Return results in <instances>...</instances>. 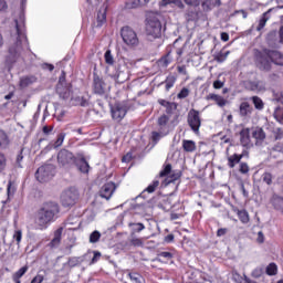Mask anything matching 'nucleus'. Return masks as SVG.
<instances>
[{"label": "nucleus", "mask_w": 283, "mask_h": 283, "mask_svg": "<svg viewBox=\"0 0 283 283\" xmlns=\"http://www.w3.org/2000/svg\"><path fill=\"white\" fill-rule=\"evenodd\" d=\"M25 3H28V0H21L19 17L14 19L18 38L14 44L9 48L6 59L8 65L17 63L23 50H30V42H28V35H25Z\"/></svg>", "instance_id": "1"}, {"label": "nucleus", "mask_w": 283, "mask_h": 283, "mask_svg": "<svg viewBox=\"0 0 283 283\" xmlns=\"http://www.w3.org/2000/svg\"><path fill=\"white\" fill-rule=\"evenodd\" d=\"M61 209L59 208V203L56 202H45L42 207L36 211L34 218V227L38 231H43L48 228L51 222H54L56 218H59V213Z\"/></svg>", "instance_id": "2"}, {"label": "nucleus", "mask_w": 283, "mask_h": 283, "mask_svg": "<svg viewBox=\"0 0 283 283\" xmlns=\"http://www.w3.org/2000/svg\"><path fill=\"white\" fill-rule=\"evenodd\" d=\"M254 61L259 70L269 72L271 70V62L274 65H283V54L275 50H264L263 52L254 50Z\"/></svg>", "instance_id": "3"}, {"label": "nucleus", "mask_w": 283, "mask_h": 283, "mask_svg": "<svg viewBox=\"0 0 283 283\" xmlns=\"http://www.w3.org/2000/svg\"><path fill=\"white\" fill-rule=\"evenodd\" d=\"M111 78L115 83H125V81H128L129 78V71L127 69V63H125V60H118L115 64V70L108 74Z\"/></svg>", "instance_id": "4"}, {"label": "nucleus", "mask_w": 283, "mask_h": 283, "mask_svg": "<svg viewBox=\"0 0 283 283\" xmlns=\"http://www.w3.org/2000/svg\"><path fill=\"white\" fill-rule=\"evenodd\" d=\"M120 36L125 45H128V48H138V45H140L138 33H136V31L129 25L120 29Z\"/></svg>", "instance_id": "5"}, {"label": "nucleus", "mask_w": 283, "mask_h": 283, "mask_svg": "<svg viewBox=\"0 0 283 283\" xmlns=\"http://www.w3.org/2000/svg\"><path fill=\"white\" fill-rule=\"evenodd\" d=\"M78 198H81L78 189H76L75 187H70L61 193L60 200L62 207L70 208L74 207V205L78 202Z\"/></svg>", "instance_id": "6"}, {"label": "nucleus", "mask_w": 283, "mask_h": 283, "mask_svg": "<svg viewBox=\"0 0 283 283\" xmlns=\"http://www.w3.org/2000/svg\"><path fill=\"white\" fill-rule=\"evenodd\" d=\"M57 165L62 169H72L74 165L76 164V155H73L72 151L62 148L57 153Z\"/></svg>", "instance_id": "7"}, {"label": "nucleus", "mask_w": 283, "mask_h": 283, "mask_svg": "<svg viewBox=\"0 0 283 283\" xmlns=\"http://www.w3.org/2000/svg\"><path fill=\"white\" fill-rule=\"evenodd\" d=\"M187 123L193 134H200V127L202 126V118L200 117V112L192 108L188 112Z\"/></svg>", "instance_id": "8"}, {"label": "nucleus", "mask_w": 283, "mask_h": 283, "mask_svg": "<svg viewBox=\"0 0 283 283\" xmlns=\"http://www.w3.org/2000/svg\"><path fill=\"white\" fill-rule=\"evenodd\" d=\"M54 165L46 164L38 168L35 172V178L39 182H48L54 178Z\"/></svg>", "instance_id": "9"}, {"label": "nucleus", "mask_w": 283, "mask_h": 283, "mask_svg": "<svg viewBox=\"0 0 283 283\" xmlns=\"http://www.w3.org/2000/svg\"><path fill=\"white\" fill-rule=\"evenodd\" d=\"M146 33L148 36H153V39L160 38L163 34V24L158 18H150L146 24Z\"/></svg>", "instance_id": "10"}, {"label": "nucleus", "mask_w": 283, "mask_h": 283, "mask_svg": "<svg viewBox=\"0 0 283 283\" xmlns=\"http://www.w3.org/2000/svg\"><path fill=\"white\" fill-rule=\"evenodd\" d=\"M127 112H129V106H127V103H115L113 106H111V115L113 120H116L117 123H120L125 116H127Z\"/></svg>", "instance_id": "11"}, {"label": "nucleus", "mask_w": 283, "mask_h": 283, "mask_svg": "<svg viewBox=\"0 0 283 283\" xmlns=\"http://www.w3.org/2000/svg\"><path fill=\"white\" fill-rule=\"evenodd\" d=\"M114 191H116V184L113 181L106 182L104 186H102L99 196L105 200H109L112 196H114Z\"/></svg>", "instance_id": "12"}, {"label": "nucleus", "mask_w": 283, "mask_h": 283, "mask_svg": "<svg viewBox=\"0 0 283 283\" xmlns=\"http://www.w3.org/2000/svg\"><path fill=\"white\" fill-rule=\"evenodd\" d=\"M74 167H76L81 174H90V163H87L83 154L76 155Z\"/></svg>", "instance_id": "13"}, {"label": "nucleus", "mask_w": 283, "mask_h": 283, "mask_svg": "<svg viewBox=\"0 0 283 283\" xmlns=\"http://www.w3.org/2000/svg\"><path fill=\"white\" fill-rule=\"evenodd\" d=\"M158 132H161L163 136H167L169 134V116L161 115L157 119Z\"/></svg>", "instance_id": "14"}, {"label": "nucleus", "mask_w": 283, "mask_h": 283, "mask_svg": "<svg viewBox=\"0 0 283 283\" xmlns=\"http://www.w3.org/2000/svg\"><path fill=\"white\" fill-rule=\"evenodd\" d=\"M239 136H240V144L242 145V147H247V149L252 147L251 130L249 128H242L239 133Z\"/></svg>", "instance_id": "15"}, {"label": "nucleus", "mask_w": 283, "mask_h": 283, "mask_svg": "<svg viewBox=\"0 0 283 283\" xmlns=\"http://www.w3.org/2000/svg\"><path fill=\"white\" fill-rule=\"evenodd\" d=\"M252 138H254L255 145L260 147L262 146V143L266 140V133H264V129H262L261 127H255L252 130Z\"/></svg>", "instance_id": "16"}, {"label": "nucleus", "mask_w": 283, "mask_h": 283, "mask_svg": "<svg viewBox=\"0 0 283 283\" xmlns=\"http://www.w3.org/2000/svg\"><path fill=\"white\" fill-rule=\"evenodd\" d=\"M251 114H253V106L249 102H242L239 106V116L241 118H251Z\"/></svg>", "instance_id": "17"}, {"label": "nucleus", "mask_w": 283, "mask_h": 283, "mask_svg": "<svg viewBox=\"0 0 283 283\" xmlns=\"http://www.w3.org/2000/svg\"><path fill=\"white\" fill-rule=\"evenodd\" d=\"M93 90L95 94L103 96L105 94V82L103 78L95 76L93 80Z\"/></svg>", "instance_id": "18"}, {"label": "nucleus", "mask_w": 283, "mask_h": 283, "mask_svg": "<svg viewBox=\"0 0 283 283\" xmlns=\"http://www.w3.org/2000/svg\"><path fill=\"white\" fill-rule=\"evenodd\" d=\"M187 21H198L200 19V10L198 7H189L185 13Z\"/></svg>", "instance_id": "19"}, {"label": "nucleus", "mask_w": 283, "mask_h": 283, "mask_svg": "<svg viewBox=\"0 0 283 283\" xmlns=\"http://www.w3.org/2000/svg\"><path fill=\"white\" fill-rule=\"evenodd\" d=\"M107 22V6L101 7L97 12V28H103L104 23Z\"/></svg>", "instance_id": "20"}, {"label": "nucleus", "mask_w": 283, "mask_h": 283, "mask_svg": "<svg viewBox=\"0 0 283 283\" xmlns=\"http://www.w3.org/2000/svg\"><path fill=\"white\" fill-rule=\"evenodd\" d=\"M222 6L221 0H202L201 8L209 12L210 10H213V8H220Z\"/></svg>", "instance_id": "21"}, {"label": "nucleus", "mask_w": 283, "mask_h": 283, "mask_svg": "<svg viewBox=\"0 0 283 283\" xmlns=\"http://www.w3.org/2000/svg\"><path fill=\"white\" fill-rule=\"evenodd\" d=\"M206 101H214L219 107H224V105H227V99H224V97L213 93L206 96Z\"/></svg>", "instance_id": "22"}, {"label": "nucleus", "mask_w": 283, "mask_h": 283, "mask_svg": "<svg viewBox=\"0 0 283 283\" xmlns=\"http://www.w3.org/2000/svg\"><path fill=\"white\" fill-rule=\"evenodd\" d=\"M242 158H244V155L233 154L232 156H229L228 157V167H230V169H233V167H235V165H240V160H242Z\"/></svg>", "instance_id": "23"}, {"label": "nucleus", "mask_w": 283, "mask_h": 283, "mask_svg": "<svg viewBox=\"0 0 283 283\" xmlns=\"http://www.w3.org/2000/svg\"><path fill=\"white\" fill-rule=\"evenodd\" d=\"M8 147H10V137L3 129H0V149H8Z\"/></svg>", "instance_id": "24"}, {"label": "nucleus", "mask_w": 283, "mask_h": 283, "mask_svg": "<svg viewBox=\"0 0 283 283\" xmlns=\"http://www.w3.org/2000/svg\"><path fill=\"white\" fill-rule=\"evenodd\" d=\"M33 83H36L35 76H24L20 80V87L25 90V87H30Z\"/></svg>", "instance_id": "25"}, {"label": "nucleus", "mask_w": 283, "mask_h": 283, "mask_svg": "<svg viewBox=\"0 0 283 283\" xmlns=\"http://www.w3.org/2000/svg\"><path fill=\"white\" fill-rule=\"evenodd\" d=\"M128 227L130 229L132 235H134V233H140V231H145V224L140 222H129Z\"/></svg>", "instance_id": "26"}, {"label": "nucleus", "mask_w": 283, "mask_h": 283, "mask_svg": "<svg viewBox=\"0 0 283 283\" xmlns=\"http://www.w3.org/2000/svg\"><path fill=\"white\" fill-rule=\"evenodd\" d=\"M232 280L235 283H255V282L251 281V279H249L247 275L242 276L238 272L232 273Z\"/></svg>", "instance_id": "27"}, {"label": "nucleus", "mask_w": 283, "mask_h": 283, "mask_svg": "<svg viewBox=\"0 0 283 283\" xmlns=\"http://www.w3.org/2000/svg\"><path fill=\"white\" fill-rule=\"evenodd\" d=\"M172 59H171V53H167L166 55L161 56L157 64L158 67H169V64L171 63Z\"/></svg>", "instance_id": "28"}, {"label": "nucleus", "mask_w": 283, "mask_h": 283, "mask_svg": "<svg viewBox=\"0 0 283 283\" xmlns=\"http://www.w3.org/2000/svg\"><path fill=\"white\" fill-rule=\"evenodd\" d=\"M272 205L274 207V209H276L277 211H281V213H283V198L274 195L272 197Z\"/></svg>", "instance_id": "29"}, {"label": "nucleus", "mask_w": 283, "mask_h": 283, "mask_svg": "<svg viewBox=\"0 0 283 283\" xmlns=\"http://www.w3.org/2000/svg\"><path fill=\"white\" fill-rule=\"evenodd\" d=\"M74 105H80L81 107H88L90 106V98L85 96H76L72 98Z\"/></svg>", "instance_id": "30"}, {"label": "nucleus", "mask_w": 283, "mask_h": 283, "mask_svg": "<svg viewBox=\"0 0 283 283\" xmlns=\"http://www.w3.org/2000/svg\"><path fill=\"white\" fill-rule=\"evenodd\" d=\"M182 148L187 153H193L196 151V142L189 140V139H184L182 140Z\"/></svg>", "instance_id": "31"}, {"label": "nucleus", "mask_w": 283, "mask_h": 283, "mask_svg": "<svg viewBox=\"0 0 283 283\" xmlns=\"http://www.w3.org/2000/svg\"><path fill=\"white\" fill-rule=\"evenodd\" d=\"M56 92H57L60 98H63V101H67V98H70V87L57 86Z\"/></svg>", "instance_id": "32"}, {"label": "nucleus", "mask_w": 283, "mask_h": 283, "mask_svg": "<svg viewBox=\"0 0 283 283\" xmlns=\"http://www.w3.org/2000/svg\"><path fill=\"white\" fill-rule=\"evenodd\" d=\"M176 6L179 8V10H185V3H182V0H163L161 6L167 7V6Z\"/></svg>", "instance_id": "33"}, {"label": "nucleus", "mask_w": 283, "mask_h": 283, "mask_svg": "<svg viewBox=\"0 0 283 283\" xmlns=\"http://www.w3.org/2000/svg\"><path fill=\"white\" fill-rule=\"evenodd\" d=\"M84 261L85 259L83 256H72L69 259L67 265L71 269H74V266H78L80 264H83Z\"/></svg>", "instance_id": "34"}, {"label": "nucleus", "mask_w": 283, "mask_h": 283, "mask_svg": "<svg viewBox=\"0 0 283 283\" xmlns=\"http://www.w3.org/2000/svg\"><path fill=\"white\" fill-rule=\"evenodd\" d=\"M237 216L242 224H249V212L247 210H238Z\"/></svg>", "instance_id": "35"}, {"label": "nucleus", "mask_w": 283, "mask_h": 283, "mask_svg": "<svg viewBox=\"0 0 283 283\" xmlns=\"http://www.w3.org/2000/svg\"><path fill=\"white\" fill-rule=\"evenodd\" d=\"M270 13H271V9L262 14V18L259 21V25L256 27V30L259 32H260V30H263L264 25H266V21H269Z\"/></svg>", "instance_id": "36"}, {"label": "nucleus", "mask_w": 283, "mask_h": 283, "mask_svg": "<svg viewBox=\"0 0 283 283\" xmlns=\"http://www.w3.org/2000/svg\"><path fill=\"white\" fill-rule=\"evenodd\" d=\"M125 10H136V8H140L139 0H127L125 2Z\"/></svg>", "instance_id": "37"}, {"label": "nucleus", "mask_w": 283, "mask_h": 283, "mask_svg": "<svg viewBox=\"0 0 283 283\" xmlns=\"http://www.w3.org/2000/svg\"><path fill=\"white\" fill-rule=\"evenodd\" d=\"M250 90H252V92H263L264 83L261 82V81L251 82L250 83Z\"/></svg>", "instance_id": "38"}, {"label": "nucleus", "mask_w": 283, "mask_h": 283, "mask_svg": "<svg viewBox=\"0 0 283 283\" xmlns=\"http://www.w3.org/2000/svg\"><path fill=\"white\" fill-rule=\"evenodd\" d=\"M8 168V157L6 154L0 151V174H3L6 169Z\"/></svg>", "instance_id": "39"}, {"label": "nucleus", "mask_w": 283, "mask_h": 283, "mask_svg": "<svg viewBox=\"0 0 283 283\" xmlns=\"http://www.w3.org/2000/svg\"><path fill=\"white\" fill-rule=\"evenodd\" d=\"M251 101H252L255 109H259V111L264 109V102L262 101V98H260L258 96H252Z\"/></svg>", "instance_id": "40"}, {"label": "nucleus", "mask_w": 283, "mask_h": 283, "mask_svg": "<svg viewBox=\"0 0 283 283\" xmlns=\"http://www.w3.org/2000/svg\"><path fill=\"white\" fill-rule=\"evenodd\" d=\"M181 174L180 171H177V172H172L171 176L167 177L165 179V186L167 187V185H171V182H176V180H179Z\"/></svg>", "instance_id": "41"}, {"label": "nucleus", "mask_w": 283, "mask_h": 283, "mask_svg": "<svg viewBox=\"0 0 283 283\" xmlns=\"http://www.w3.org/2000/svg\"><path fill=\"white\" fill-rule=\"evenodd\" d=\"M65 133H60L57 135L56 140L53 143V149H59V147H61L63 145V142L65 140Z\"/></svg>", "instance_id": "42"}, {"label": "nucleus", "mask_w": 283, "mask_h": 283, "mask_svg": "<svg viewBox=\"0 0 283 283\" xmlns=\"http://www.w3.org/2000/svg\"><path fill=\"white\" fill-rule=\"evenodd\" d=\"M164 83H166V92H169L170 88L176 84V76L168 75Z\"/></svg>", "instance_id": "43"}, {"label": "nucleus", "mask_w": 283, "mask_h": 283, "mask_svg": "<svg viewBox=\"0 0 283 283\" xmlns=\"http://www.w3.org/2000/svg\"><path fill=\"white\" fill-rule=\"evenodd\" d=\"M104 61L106 65H114V55H112V50H107L105 52Z\"/></svg>", "instance_id": "44"}, {"label": "nucleus", "mask_w": 283, "mask_h": 283, "mask_svg": "<svg viewBox=\"0 0 283 283\" xmlns=\"http://www.w3.org/2000/svg\"><path fill=\"white\" fill-rule=\"evenodd\" d=\"M265 272L268 275H277V265L275 263H270L266 266Z\"/></svg>", "instance_id": "45"}, {"label": "nucleus", "mask_w": 283, "mask_h": 283, "mask_svg": "<svg viewBox=\"0 0 283 283\" xmlns=\"http://www.w3.org/2000/svg\"><path fill=\"white\" fill-rule=\"evenodd\" d=\"M98 240H101V232L98 230H95L90 234V242L91 244H96Z\"/></svg>", "instance_id": "46"}, {"label": "nucleus", "mask_w": 283, "mask_h": 283, "mask_svg": "<svg viewBox=\"0 0 283 283\" xmlns=\"http://www.w3.org/2000/svg\"><path fill=\"white\" fill-rule=\"evenodd\" d=\"M30 266L28 265H24L22 266L21 269H19L14 274H13V277H19V279H22L23 275H25L29 271Z\"/></svg>", "instance_id": "47"}, {"label": "nucleus", "mask_w": 283, "mask_h": 283, "mask_svg": "<svg viewBox=\"0 0 283 283\" xmlns=\"http://www.w3.org/2000/svg\"><path fill=\"white\" fill-rule=\"evenodd\" d=\"M13 240H15L17 247H21V240H23V231L15 230L13 233Z\"/></svg>", "instance_id": "48"}, {"label": "nucleus", "mask_w": 283, "mask_h": 283, "mask_svg": "<svg viewBox=\"0 0 283 283\" xmlns=\"http://www.w3.org/2000/svg\"><path fill=\"white\" fill-rule=\"evenodd\" d=\"M160 185V181L158 180H154L147 188L146 191L148 193H154V191H156V189H158V186Z\"/></svg>", "instance_id": "49"}, {"label": "nucleus", "mask_w": 283, "mask_h": 283, "mask_svg": "<svg viewBox=\"0 0 283 283\" xmlns=\"http://www.w3.org/2000/svg\"><path fill=\"white\" fill-rule=\"evenodd\" d=\"M171 174V164H167L164 169L159 172V178H165V176H169Z\"/></svg>", "instance_id": "50"}, {"label": "nucleus", "mask_w": 283, "mask_h": 283, "mask_svg": "<svg viewBox=\"0 0 283 283\" xmlns=\"http://www.w3.org/2000/svg\"><path fill=\"white\" fill-rule=\"evenodd\" d=\"M63 233V228H59L55 232V238L51 241V244H59L61 242V234Z\"/></svg>", "instance_id": "51"}, {"label": "nucleus", "mask_w": 283, "mask_h": 283, "mask_svg": "<svg viewBox=\"0 0 283 283\" xmlns=\"http://www.w3.org/2000/svg\"><path fill=\"white\" fill-rule=\"evenodd\" d=\"M128 276L130 277V280L135 283H142L143 276L136 272L133 273H128Z\"/></svg>", "instance_id": "52"}, {"label": "nucleus", "mask_w": 283, "mask_h": 283, "mask_svg": "<svg viewBox=\"0 0 283 283\" xmlns=\"http://www.w3.org/2000/svg\"><path fill=\"white\" fill-rule=\"evenodd\" d=\"M178 109V104L170 102L169 105L166 107V114H174Z\"/></svg>", "instance_id": "53"}, {"label": "nucleus", "mask_w": 283, "mask_h": 283, "mask_svg": "<svg viewBox=\"0 0 283 283\" xmlns=\"http://www.w3.org/2000/svg\"><path fill=\"white\" fill-rule=\"evenodd\" d=\"M274 116H275L277 123H280L281 125H283L282 108L276 107V108H275V112H274Z\"/></svg>", "instance_id": "54"}, {"label": "nucleus", "mask_w": 283, "mask_h": 283, "mask_svg": "<svg viewBox=\"0 0 283 283\" xmlns=\"http://www.w3.org/2000/svg\"><path fill=\"white\" fill-rule=\"evenodd\" d=\"M164 136H167V135H163L160 130L151 133V138L154 143H158V140H160V138H164Z\"/></svg>", "instance_id": "55"}, {"label": "nucleus", "mask_w": 283, "mask_h": 283, "mask_svg": "<svg viewBox=\"0 0 283 283\" xmlns=\"http://www.w3.org/2000/svg\"><path fill=\"white\" fill-rule=\"evenodd\" d=\"M262 180L266 185H271V182H273V176L271 175V172H265L262 175Z\"/></svg>", "instance_id": "56"}, {"label": "nucleus", "mask_w": 283, "mask_h": 283, "mask_svg": "<svg viewBox=\"0 0 283 283\" xmlns=\"http://www.w3.org/2000/svg\"><path fill=\"white\" fill-rule=\"evenodd\" d=\"M249 170H250L249 164H247V163L240 164V166H239L240 174L247 175V174H249Z\"/></svg>", "instance_id": "57"}, {"label": "nucleus", "mask_w": 283, "mask_h": 283, "mask_svg": "<svg viewBox=\"0 0 283 283\" xmlns=\"http://www.w3.org/2000/svg\"><path fill=\"white\" fill-rule=\"evenodd\" d=\"M273 103H283V95L281 92L273 93Z\"/></svg>", "instance_id": "58"}, {"label": "nucleus", "mask_w": 283, "mask_h": 283, "mask_svg": "<svg viewBox=\"0 0 283 283\" xmlns=\"http://www.w3.org/2000/svg\"><path fill=\"white\" fill-rule=\"evenodd\" d=\"M264 270L262 268H256L252 271V277H262Z\"/></svg>", "instance_id": "59"}, {"label": "nucleus", "mask_w": 283, "mask_h": 283, "mask_svg": "<svg viewBox=\"0 0 283 283\" xmlns=\"http://www.w3.org/2000/svg\"><path fill=\"white\" fill-rule=\"evenodd\" d=\"M189 96V88L184 87L177 95V98H187Z\"/></svg>", "instance_id": "60"}, {"label": "nucleus", "mask_w": 283, "mask_h": 283, "mask_svg": "<svg viewBox=\"0 0 283 283\" xmlns=\"http://www.w3.org/2000/svg\"><path fill=\"white\" fill-rule=\"evenodd\" d=\"M57 87H65V71H62L59 77Z\"/></svg>", "instance_id": "61"}, {"label": "nucleus", "mask_w": 283, "mask_h": 283, "mask_svg": "<svg viewBox=\"0 0 283 283\" xmlns=\"http://www.w3.org/2000/svg\"><path fill=\"white\" fill-rule=\"evenodd\" d=\"M184 3H186V6L198 8V6H200V0H184Z\"/></svg>", "instance_id": "62"}, {"label": "nucleus", "mask_w": 283, "mask_h": 283, "mask_svg": "<svg viewBox=\"0 0 283 283\" xmlns=\"http://www.w3.org/2000/svg\"><path fill=\"white\" fill-rule=\"evenodd\" d=\"M130 244L132 247H143V239L133 238Z\"/></svg>", "instance_id": "63"}, {"label": "nucleus", "mask_w": 283, "mask_h": 283, "mask_svg": "<svg viewBox=\"0 0 283 283\" xmlns=\"http://www.w3.org/2000/svg\"><path fill=\"white\" fill-rule=\"evenodd\" d=\"M44 280H45V277L43 276V274H36L32 279L31 283H43Z\"/></svg>", "instance_id": "64"}]
</instances>
